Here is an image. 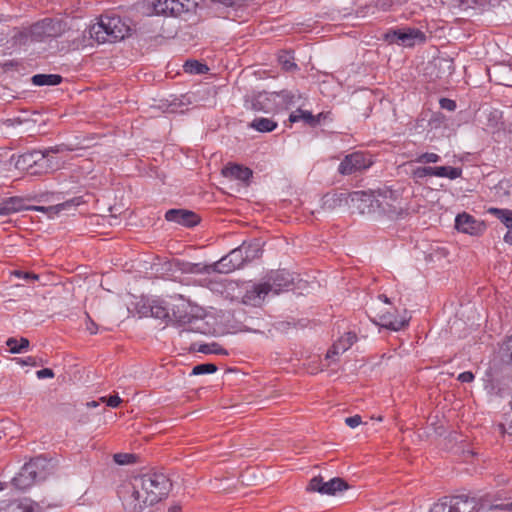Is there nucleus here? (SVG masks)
<instances>
[{
	"label": "nucleus",
	"mask_w": 512,
	"mask_h": 512,
	"mask_svg": "<svg viewBox=\"0 0 512 512\" xmlns=\"http://www.w3.org/2000/svg\"><path fill=\"white\" fill-rule=\"evenodd\" d=\"M486 499L479 503L475 498L466 495L446 496L433 505L430 512H479L480 510H501L512 512L511 502H498L491 504Z\"/></svg>",
	"instance_id": "1"
},
{
	"label": "nucleus",
	"mask_w": 512,
	"mask_h": 512,
	"mask_svg": "<svg viewBox=\"0 0 512 512\" xmlns=\"http://www.w3.org/2000/svg\"><path fill=\"white\" fill-rule=\"evenodd\" d=\"M130 30L129 24L120 16L105 14L89 27L88 33L97 43H113L123 40L129 35Z\"/></svg>",
	"instance_id": "2"
},
{
	"label": "nucleus",
	"mask_w": 512,
	"mask_h": 512,
	"mask_svg": "<svg viewBox=\"0 0 512 512\" xmlns=\"http://www.w3.org/2000/svg\"><path fill=\"white\" fill-rule=\"evenodd\" d=\"M136 487H139L146 505H153L165 497L170 490L171 483L168 477L160 472H149L134 478Z\"/></svg>",
	"instance_id": "3"
},
{
	"label": "nucleus",
	"mask_w": 512,
	"mask_h": 512,
	"mask_svg": "<svg viewBox=\"0 0 512 512\" xmlns=\"http://www.w3.org/2000/svg\"><path fill=\"white\" fill-rule=\"evenodd\" d=\"M44 461L35 458L25 463L20 471L12 478L14 487L20 490L31 487L37 480L44 478Z\"/></svg>",
	"instance_id": "4"
},
{
	"label": "nucleus",
	"mask_w": 512,
	"mask_h": 512,
	"mask_svg": "<svg viewBox=\"0 0 512 512\" xmlns=\"http://www.w3.org/2000/svg\"><path fill=\"white\" fill-rule=\"evenodd\" d=\"M349 488V484L340 477L331 478L324 481L323 477L315 476L310 481L306 488L308 492H317L322 495L334 496L338 492H342Z\"/></svg>",
	"instance_id": "5"
},
{
	"label": "nucleus",
	"mask_w": 512,
	"mask_h": 512,
	"mask_svg": "<svg viewBox=\"0 0 512 512\" xmlns=\"http://www.w3.org/2000/svg\"><path fill=\"white\" fill-rule=\"evenodd\" d=\"M119 497L122 500L125 510L129 512H139L148 506L144 502L145 495L142 490L139 487H136L135 479L132 483L122 486L119 491Z\"/></svg>",
	"instance_id": "6"
},
{
	"label": "nucleus",
	"mask_w": 512,
	"mask_h": 512,
	"mask_svg": "<svg viewBox=\"0 0 512 512\" xmlns=\"http://www.w3.org/2000/svg\"><path fill=\"white\" fill-rule=\"evenodd\" d=\"M373 164L372 159L364 152H353L346 155L338 166L342 175H351L357 171L368 169Z\"/></svg>",
	"instance_id": "7"
},
{
	"label": "nucleus",
	"mask_w": 512,
	"mask_h": 512,
	"mask_svg": "<svg viewBox=\"0 0 512 512\" xmlns=\"http://www.w3.org/2000/svg\"><path fill=\"white\" fill-rule=\"evenodd\" d=\"M244 248L237 247L230 251L226 256L221 258L219 262L215 264V269L220 273H229L236 269L242 268L246 263V258L242 254Z\"/></svg>",
	"instance_id": "8"
},
{
	"label": "nucleus",
	"mask_w": 512,
	"mask_h": 512,
	"mask_svg": "<svg viewBox=\"0 0 512 512\" xmlns=\"http://www.w3.org/2000/svg\"><path fill=\"white\" fill-rule=\"evenodd\" d=\"M243 293L241 303L250 306H259L269 293V286L263 283L242 285Z\"/></svg>",
	"instance_id": "9"
},
{
	"label": "nucleus",
	"mask_w": 512,
	"mask_h": 512,
	"mask_svg": "<svg viewBox=\"0 0 512 512\" xmlns=\"http://www.w3.org/2000/svg\"><path fill=\"white\" fill-rule=\"evenodd\" d=\"M293 280L291 273L283 269L271 272L265 284L269 286V292L272 291L274 294H279L290 290L293 286Z\"/></svg>",
	"instance_id": "10"
},
{
	"label": "nucleus",
	"mask_w": 512,
	"mask_h": 512,
	"mask_svg": "<svg viewBox=\"0 0 512 512\" xmlns=\"http://www.w3.org/2000/svg\"><path fill=\"white\" fill-rule=\"evenodd\" d=\"M71 150L72 149H70L68 146L61 144L49 147L44 151H41L39 159H37V162L33 165L32 170H30L28 174L32 176H38L47 173L49 170L52 169V165L48 159V155L50 153L57 154Z\"/></svg>",
	"instance_id": "11"
},
{
	"label": "nucleus",
	"mask_w": 512,
	"mask_h": 512,
	"mask_svg": "<svg viewBox=\"0 0 512 512\" xmlns=\"http://www.w3.org/2000/svg\"><path fill=\"white\" fill-rule=\"evenodd\" d=\"M352 203L357 204V209L361 214L371 213L379 207L378 200L372 192L354 191L349 194Z\"/></svg>",
	"instance_id": "12"
},
{
	"label": "nucleus",
	"mask_w": 512,
	"mask_h": 512,
	"mask_svg": "<svg viewBox=\"0 0 512 512\" xmlns=\"http://www.w3.org/2000/svg\"><path fill=\"white\" fill-rule=\"evenodd\" d=\"M276 97L275 92H258L251 99V108L265 113L277 112Z\"/></svg>",
	"instance_id": "13"
},
{
	"label": "nucleus",
	"mask_w": 512,
	"mask_h": 512,
	"mask_svg": "<svg viewBox=\"0 0 512 512\" xmlns=\"http://www.w3.org/2000/svg\"><path fill=\"white\" fill-rule=\"evenodd\" d=\"M389 37L390 34H387V38ZM391 37V41L395 39L398 43L408 47L415 45L416 42H424L426 39L423 32L414 28L395 30L393 31Z\"/></svg>",
	"instance_id": "14"
},
{
	"label": "nucleus",
	"mask_w": 512,
	"mask_h": 512,
	"mask_svg": "<svg viewBox=\"0 0 512 512\" xmlns=\"http://www.w3.org/2000/svg\"><path fill=\"white\" fill-rule=\"evenodd\" d=\"M0 512H41V507L35 501L29 498H23L12 501H2L0 503Z\"/></svg>",
	"instance_id": "15"
},
{
	"label": "nucleus",
	"mask_w": 512,
	"mask_h": 512,
	"mask_svg": "<svg viewBox=\"0 0 512 512\" xmlns=\"http://www.w3.org/2000/svg\"><path fill=\"white\" fill-rule=\"evenodd\" d=\"M165 219L169 222H175L185 227H193L200 221V218L196 213L185 209H170L165 213Z\"/></svg>",
	"instance_id": "16"
},
{
	"label": "nucleus",
	"mask_w": 512,
	"mask_h": 512,
	"mask_svg": "<svg viewBox=\"0 0 512 512\" xmlns=\"http://www.w3.org/2000/svg\"><path fill=\"white\" fill-rule=\"evenodd\" d=\"M38 27L44 36L50 38L59 37L66 31V23L58 19L46 18L38 24Z\"/></svg>",
	"instance_id": "17"
},
{
	"label": "nucleus",
	"mask_w": 512,
	"mask_h": 512,
	"mask_svg": "<svg viewBox=\"0 0 512 512\" xmlns=\"http://www.w3.org/2000/svg\"><path fill=\"white\" fill-rule=\"evenodd\" d=\"M222 174L226 178L248 182L253 172L250 168L243 165L229 163L222 169Z\"/></svg>",
	"instance_id": "18"
},
{
	"label": "nucleus",
	"mask_w": 512,
	"mask_h": 512,
	"mask_svg": "<svg viewBox=\"0 0 512 512\" xmlns=\"http://www.w3.org/2000/svg\"><path fill=\"white\" fill-rule=\"evenodd\" d=\"M357 340V336L354 332H347L336 340L332 347L327 352V357L330 358L333 355H339L347 351Z\"/></svg>",
	"instance_id": "19"
},
{
	"label": "nucleus",
	"mask_w": 512,
	"mask_h": 512,
	"mask_svg": "<svg viewBox=\"0 0 512 512\" xmlns=\"http://www.w3.org/2000/svg\"><path fill=\"white\" fill-rule=\"evenodd\" d=\"M324 117L323 113H319L317 115H313L310 111L297 109L293 111L289 115V122L296 123V122H304L305 124L309 125L310 127H316L320 124L321 119Z\"/></svg>",
	"instance_id": "20"
},
{
	"label": "nucleus",
	"mask_w": 512,
	"mask_h": 512,
	"mask_svg": "<svg viewBox=\"0 0 512 512\" xmlns=\"http://www.w3.org/2000/svg\"><path fill=\"white\" fill-rule=\"evenodd\" d=\"M489 213L496 216L507 228V232L503 237V240L512 245V210L501 209V208H490Z\"/></svg>",
	"instance_id": "21"
},
{
	"label": "nucleus",
	"mask_w": 512,
	"mask_h": 512,
	"mask_svg": "<svg viewBox=\"0 0 512 512\" xmlns=\"http://www.w3.org/2000/svg\"><path fill=\"white\" fill-rule=\"evenodd\" d=\"M455 227L458 231L474 235L477 233V221L468 213L458 214L455 218Z\"/></svg>",
	"instance_id": "22"
},
{
	"label": "nucleus",
	"mask_w": 512,
	"mask_h": 512,
	"mask_svg": "<svg viewBox=\"0 0 512 512\" xmlns=\"http://www.w3.org/2000/svg\"><path fill=\"white\" fill-rule=\"evenodd\" d=\"M40 153L41 150H33L18 155L15 160L16 169L29 173L33 165L37 162V159H39Z\"/></svg>",
	"instance_id": "23"
},
{
	"label": "nucleus",
	"mask_w": 512,
	"mask_h": 512,
	"mask_svg": "<svg viewBox=\"0 0 512 512\" xmlns=\"http://www.w3.org/2000/svg\"><path fill=\"white\" fill-rule=\"evenodd\" d=\"M188 308H189V305L185 304V303H181L180 305L175 306L173 308V317L175 318V320L180 325H185V324L196 325L198 323L203 324L201 319H199L187 312Z\"/></svg>",
	"instance_id": "24"
},
{
	"label": "nucleus",
	"mask_w": 512,
	"mask_h": 512,
	"mask_svg": "<svg viewBox=\"0 0 512 512\" xmlns=\"http://www.w3.org/2000/svg\"><path fill=\"white\" fill-rule=\"evenodd\" d=\"M409 317H407V312L405 311V315L403 316H395L392 314L383 315L381 316L382 326L393 330V331H399L409 323Z\"/></svg>",
	"instance_id": "25"
},
{
	"label": "nucleus",
	"mask_w": 512,
	"mask_h": 512,
	"mask_svg": "<svg viewBox=\"0 0 512 512\" xmlns=\"http://www.w3.org/2000/svg\"><path fill=\"white\" fill-rule=\"evenodd\" d=\"M23 209V200L19 197H9L0 202V215L6 216Z\"/></svg>",
	"instance_id": "26"
},
{
	"label": "nucleus",
	"mask_w": 512,
	"mask_h": 512,
	"mask_svg": "<svg viewBox=\"0 0 512 512\" xmlns=\"http://www.w3.org/2000/svg\"><path fill=\"white\" fill-rule=\"evenodd\" d=\"M63 78L59 74H35L31 82L35 86H56L62 82Z\"/></svg>",
	"instance_id": "27"
},
{
	"label": "nucleus",
	"mask_w": 512,
	"mask_h": 512,
	"mask_svg": "<svg viewBox=\"0 0 512 512\" xmlns=\"http://www.w3.org/2000/svg\"><path fill=\"white\" fill-rule=\"evenodd\" d=\"M226 289H222V296L231 301L241 302L243 289L238 282L229 280L225 284Z\"/></svg>",
	"instance_id": "28"
},
{
	"label": "nucleus",
	"mask_w": 512,
	"mask_h": 512,
	"mask_svg": "<svg viewBox=\"0 0 512 512\" xmlns=\"http://www.w3.org/2000/svg\"><path fill=\"white\" fill-rule=\"evenodd\" d=\"M174 0H154L152 2V11L155 15L177 16L176 12L171 10L174 7Z\"/></svg>",
	"instance_id": "29"
},
{
	"label": "nucleus",
	"mask_w": 512,
	"mask_h": 512,
	"mask_svg": "<svg viewBox=\"0 0 512 512\" xmlns=\"http://www.w3.org/2000/svg\"><path fill=\"white\" fill-rule=\"evenodd\" d=\"M249 126L258 132L266 133L275 130L277 122L269 118L259 117L255 118Z\"/></svg>",
	"instance_id": "30"
},
{
	"label": "nucleus",
	"mask_w": 512,
	"mask_h": 512,
	"mask_svg": "<svg viewBox=\"0 0 512 512\" xmlns=\"http://www.w3.org/2000/svg\"><path fill=\"white\" fill-rule=\"evenodd\" d=\"M277 110L289 109L291 106L295 104V94L288 90H282L280 92H275Z\"/></svg>",
	"instance_id": "31"
},
{
	"label": "nucleus",
	"mask_w": 512,
	"mask_h": 512,
	"mask_svg": "<svg viewBox=\"0 0 512 512\" xmlns=\"http://www.w3.org/2000/svg\"><path fill=\"white\" fill-rule=\"evenodd\" d=\"M240 248H244L242 251L243 257L246 258L247 262H251L262 255V249L258 242H243Z\"/></svg>",
	"instance_id": "32"
},
{
	"label": "nucleus",
	"mask_w": 512,
	"mask_h": 512,
	"mask_svg": "<svg viewBox=\"0 0 512 512\" xmlns=\"http://www.w3.org/2000/svg\"><path fill=\"white\" fill-rule=\"evenodd\" d=\"M434 176L454 180L462 176V169L452 166H438L434 167Z\"/></svg>",
	"instance_id": "33"
},
{
	"label": "nucleus",
	"mask_w": 512,
	"mask_h": 512,
	"mask_svg": "<svg viewBox=\"0 0 512 512\" xmlns=\"http://www.w3.org/2000/svg\"><path fill=\"white\" fill-rule=\"evenodd\" d=\"M192 349L203 354H216V355H227V351L222 348L218 343L212 342L208 344H197L192 345Z\"/></svg>",
	"instance_id": "34"
},
{
	"label": "nucleus",
	"mask_w": 512,
	"mask_h": 512,
	"mask_svg": "<svg viewBox=\"0 0 512 512\" xmlns=\"http://www.w3.org/2000/svg\"><path fill=\"white\" fill-rule=\"evenodd\" d=\"M29 344V340L25 337H21L20 339L10 337L6 341V345L9 348V352L12 354L22 353L23 351L29 348Z\"/></svg>",
	"instance_id": "35"
},
{
	"label": "nucleus",
	"mask_w": 512,
	"mask_h": 512,
	"mask_svg": "<svg viewBox=\"0 0 512 512\" xmlns=\"http://www.w3.org/2000/svg\"><path fill=\"white\" fill-rule=\"evenodd\" d=\"M501 361L512 370V335L506 338L501 347Z\"/></svg>",
	"instance_id": "36"
},
{
	"label": "nucleus",
	"mask_w": 512,
	"mask_h": 512,
	"mask_svg": "<svg viewBox=\"0 0 512 512\" xmlns=\"http://www.w3.org/2000/svg\"><path fill=\"white\" fill-rule=\"evenodd\" d=\"M183 67L186 73L194 75L205 74L209 71V68L206 64H203L197 60H187Z\"/></svg>",
	"instance_id": "37"
},
{
	"label": "nucleus",
	"mask_w": 512,
	"mask_h": 512,
	"mask_svg": "<svg viewBox=\"0 0 512 512\" xmlns=\"http://www.w3.org/2000/svg\"><path fill=\"white\" fill-rule=\"evenodd\" d=\"M174 1H175L174 7H172L171 10L173 12H176L177 16L182 13H185V12L193 11L197 6L196 0H174Z\"/></svg>",
	"instance_id": "38"
},
{
	"label": "nucleus",
	"mask_w": 512,
	"mask_h": 512,
	"mask_svg": "<svg viewBox=\"0 0 512 512\" xmlns=\"http://www.w3.org/2000/svg\"><path fill=\"white\" fill-rule=\"evenodd\" d=\"M278 62L281 65V67L286 71H292L297 69V65L294 62V57L291 52H281L278 56Z\"/></svg>",
	"instance_id": "39"
},
{
	"label": "nucleus",
	"mask_w": 512,
	"mask_h": 512,
	"mask_svg": "<svg viewBox=\"0 0 512 512\" xmlns=\"http://www.w3.org/2000/svg\"><path fill=\"white\" fill-rule=\"evenodd\" d=\"M217 371V366L213 363L198 364L193 367L191 375L212 374Z\"/></svg>",
	"instance_id": "40"
},
{
	"label": "nucleus",
	"mask_w": 512,
	"mask_h": 512,
	"mask_svg": "<svg viewBox=\"0 0 512 512\" xmlns=\"http://www.w3.org/2000/svg\"><path fill=\"white\" fill-rule=\"evenodd\" d=\"M405 2H407V0H376L375 7L381 11H388L394 6L402 5Z\"/></svg>",
	"instance_id": "41"
},
{
	"label": "nucleus",
	"mask_w": 512,
	"mask_h": 512,
	"mask_svg": "<svg viewBox=\"0 0 512 512\" xmlns=\"http://www.w3.org/2000/svg\"><path fill=\"white\" fill-rule=\"evenodd\" d=\"M441 160V157L433 152H425L417 156L415 162L421 164L437 163Z\"/></svg>",
	"instance_id": "42"
},
{
	"label": "nucleus",
	"mask_w": 512,
	"mask_h": 512,
	"mask_svg": "<svg viewBox=\"0 0 512 512\" xmlns=\"http://www.w3.org/2000/svg\"><path fill=\"white\" fill-rule=\"evenodd\" d=\"M228 279H222L219 276H216L215 279H211L209 282V288L213 292L220 293L222 295V289H226L225 284Z\"/></svg>",
	"instance_id": "43"
},
{
	"label": "nucleus",
	"mask_w": 512,
	"mask_h": 512,
	"mask_svg": "<svg viewBox=\"0 0 512 512\" xmlns=\"http://www.w3.org/2000/svg\"><path fill=\"white\" fill-rule=\"evenodd\" d=\"M413 176L415 178H419V179L425 178L427 176H434V167H431V166L417 167L413 171Z\"/></svg>",
	"instance_id": "44"
},
{
	"label": "nucleus",
	"mask_w": 512,
	"mask_h": 512,
	"mask_svg": "<svg viewBox=\"0 0 512 512\" xmlns=\"http://www.w3.org/2000/svg\"><path fill=\"white\" fill-rule=\"evenodd\" d=\"M13 276L23 279L25 281H37L39 279V275L32 273V272H26L22 270H14L11 273Z\"/></svg>",
	"instance_id": "45"
},
{
	"label": "nucleus",
	"mask_w": 512,
	"mask_h": 512,
	"mask_svg": "<svg viewBox=\"0 0 512 512\" xmlns=\"http://www.w3.org/2000/svg\"><path fill=\"white\" fill-rule=\"evenodd\" d=\"M465 2L470 4H475L476 6L486 8V7H495L498 6L501 0H465Z\"/></svg>",
	"instance_id": "46"
},
{
	"label": "nucleus",
	"mask_w": 512,
	"mask_h": 512,
	"mask_svg": "<svg viewBox=\"0 0 512 512\" xmlns=\"http://www.w3.org/2000/svg\"><path fill=\"white\" fill-rule=\"evenodd\" d=\"M151 314L153 317L158 319H164L169 316L168 310L160 304H154L151 306Z\"/></svg>",
	"instance_id": "47"
},
{
	"label": "nucleus",
	"mask_w": 512,
	"mask_h": 512,
	"mask_svg": "<svg viewBox=\"0 0 512 512\" xmlns=\"http://www.w3.org/2000/svg\"><path fill=\"white\" fill-rule=\"evenodd\" d=\"M440 107L448 111H454L457 107L456 102L449 98H441L439 100Z\"/></svg>",
	"instance_id": "48"
},
{
	"label": "nucleus",
	"mask_w": 512,
	"mask_h": 512,
	"mask_svg": "<svg viewBox=\"0 0 512 512\" xmlns=\"http://www.w3.org/2000/svg\"><path fill=\"white\" fill-rule=\"evenodd\" d=\"M132 454L118 453L114 455V461L120 465L131 463Z\"/></svg>",
	"instance_id": "49"
},
{
	"label": "nucleus",
	"mask_w": 512,
	"mask_h": 512,
	"mask_svg": "<svg viewBox=\"0 0 512 512\" xmlns=\"http://www.w3.org/2000/svg\"><path fill=\"white\" fill-rule=\"evenodd\" d=\"M362 422V418L360 415H354L345 418V424L349 426L350 428H356L358 427Z\"/></svg>",
	"instance_id": "50"
},
{
	"label": "nucleus",
	"mask_w": 512,
	"mask_h": 512,
	"mask_svg": "<svg viewBox=\"0 0 512 512\" xmlns=\"http://www.w3.org/2000/svg\"><path fill=\"white\" fill-rule=\"evenodd\" d=\"M213 3L221 4L226 7L240 6L245 0H210Z\"/></svg>",
	"instance_id": "51"
},
{
	"label": "nucleus",
	"mask_w": 512,
	"mask_h": 512,
	"mask_svg": "<svg viewBox=\"0 0 512 512\" xmlns=\"http://www.w3.org/2000/svg\"><path fill=\"white\" fill-rule=\"evenodd\" d=\"M103 401L106 402V405L112 408H116L120 405L121 399L118 395L109 396L108 398H101Z\"/></svg>",
	"instance_id": "52"
},
{
	"label": "nucleus",
	"mask_w": 512,
	"mask_h": 512,
	"mask_svg": "<svg viewBox=\"0 0 512 512\" xmlns=\"http://www.w3.org/2000/svg\"><path fill=\"white\" fill-rule=\"evenodd\" d=\"M458 381L461 383H471L474 381L475 376L471 371H465L458 375L457 377Z\"/></svg>",
	"instance_id": "53"
},
{
	"label": "nucleus",
	"mask_w": 512,
	"mask_h": 512,
	"mask_svg": "<svg viewBox=\"0 0 512 512\" xmlns=\"http://www.w3.org/2000/svg\"><path fill=\"white\" fill-rule=\"evenodd\" d=\"M36 376L38 379H45V378H53L55 376V374L52 369L44 368V369L38 370L36 372Z\"/></svg>",
	"instance_id": "54"
},
{
	"label": "nucleus",
	"mask_w": 512,
	"mask_h": 512,
	"mask_svg": "<svg viewBox=\"0 0 512 512\" xmlns=\"http://www.w3.org/2000/svg\"><path fill=\"white\" fill-rule=\"evenodd\" d=\"M15 360L17 361V363H19L21 365H29V366L37 365L36 359L31 356H28L26 358H16Z\"/></svg>",
	"instance_id": "55"
},
{
	"label": "nucleus",
	"mask_w": 512,
	"mask_h": 512,
	"mask_svg": "<svg viewBox=\"0 0 512 512\" xmlns=\"http://www.w3.org/2000/svg\"><path fill=\"white\" fill-rule=\"evenodd\" d=\"M86 329L90 334H96L98 331L97 324L87 315Z\"/></svg>",
	"instance_id": "56"
},
{
	"label": "nucleus",
	"mask_w": 512,
	"mask_h": 512,
	"mask_svg": "<svg viewBox=\"0 0 512 512\" xmlns=\"http://www.w3.org/2000/svg\"><path fill=\"white\" fill-rule=\"evenodd\" d=\"M79 203L78 202H75V200H71V201H67V202H64V203H61V204H58L56 207H57V210L58 211H61V210H64L66 207L68 206H71V205H78Z\"/></svg>",
	"instance_id": "57"
},
{
	"label": "nucleus",
	"mask_w": 512,
	"mask_h": 512,
	"mask_svg": "<svg viewBox=\"0 0 512 512\" xmlns=\"http://www.w3.org/2000/svg\"><path fill=\"white\" fill-rule=\"evenodd\" d=\"M378 298L386 304H390V299L385 294H380Z\"/></svg>",
	"instance_id": "58"
},
{
	"label": "nucleus",
	"mask_w": 512,
	"mask_h": 512,
	"mask_svg": "<svg viewBox=\"0 0 512 512\" xmlns=\"http://www.w3.org/2000/svg\"><path fill=\"white\" fill-rule=\"evenodd\" d=\"M184 331H201V327L199 325H197V326H194V327L189 328V329H183L181 331V333L184 332Z\"/></svg>",
	"instance_id": "59"
},
{
	"label": "nucleus",
	"mask_w": 512,
	"mask_h": 512,
	"mask_svg": "<svg viewBox=\"0 0 512 512\" xmlns=\"http://www.w3.org/2000/svg\"><path fill=\"white\" fill-rule=\"evenodd\" d=\"M5 488L4 483L0 482V491H2Z\"/></svg>",
	"instance_id": "60"
},
{
	"label": "nucleus",
	"mask_w": 512,
	"mask_h": 512,
	"mask_svg": "<svg viewBox=\"0 0 512 512\" xmlns=\"http://www.w3.org/2000/svg\"><path fill=\"white\" fill-rule=\"evenodd\" d=\"M509 431H510V434H512V420H511V423L509 424Z\"/></svg>",
	"instance_id": "61"
},
{
	"label": "nucleus",
	"mask_w": 512,
	"mask_h": 512,
	"mask_svg": "<svg viewBox=\"0 0 512 512\" xmlns=\"http://www.w3.org/2000/svg\"><path fill=\"white\" fill-rule=\"evenodd\" d=\"M90 405L95 407V406H97V403L93 401Z\"/></svg>",
	"instance_id": "62"
},
{
	"label": "nucleus",
	"mask_w": 512,
	"mask_h": 512,
	"mask_svg": "<svg viewBox=\"0 0 512 512\" xmlns=\"http://www.w3.org/2000/svg\"><path fill=\"white\" fill-rule=\"evenodd\" d=\"M211 269V267H205V270L208 272Z\"/></svg>",
	"instance_id": "63"
},
{
	"label": "nucleus",
	"mask_w": 512,
	"mask_h": 512,
	"mask_svg": "<svg viewBox=\"0 0 512 512\" xmlns=\"http://www.w3.org/2000/svg\"><path fill=\"white\" fill-rule=\"evenodd\" d=\"M171 512H176V508H173V509L171 510Z\"/></svg>",
	"instance_id": "64"
}]
</instances>
